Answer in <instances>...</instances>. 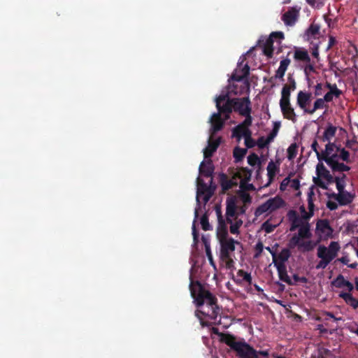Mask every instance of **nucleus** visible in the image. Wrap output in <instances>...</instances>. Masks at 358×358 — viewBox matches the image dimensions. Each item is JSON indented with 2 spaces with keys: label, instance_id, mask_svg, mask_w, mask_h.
<instances>
[{
  "label": "nucleus",
  "instance_id": "nucleus-25",
  "mask_svg": "<svg viewBox=\"0 0 358 358\" xmlns=\"http://www.w3.org/2000/svg\"><path fill=\"white\" fill-rule=\"evenodd\" d=\"M355 198V194L348 191L338 192V203L340 206H348L350 204Z\"/></svg>",
  "mask_w": 358,
  "mask_h": 358
},
{
  "label": "nucleus",
  "instance_id": "nucleus-42",
  "mask_svg": "<svg viewBox=\"0 0 358 358\" xmlns=\"http://www.w3.org/2000/svg\"><path fill=\"white\" fill-rule=\"evenodd\" d=\"M328 142L329 143L325 146V150L322 152V155L321 157H326L327 156L331 155L336 148V145L334 143H331L330 141Z\"/></svg>",
  "mask_w": 358,
  "mask_h": 358
},
{
  "label": "nucleus",
  "instance_id": "nucleus-61",
  "mask_svg": "<svg viewBox=\"0 0 358 358\" xmlns=\"http://www.w3.org/2000/svg\"><path fill=\"white\" fill-rule=\"evenodd\" d=\"M223 261H225L226 268L228 269H232L234 267V262L229 255V259H222Z\"/></svg>",
  "mask_w": 358,
  "mask_h": 358
},
{
  "label": "nucleus",
  "instance_id": "nucleus-20",
  "mask_svg": "<svg viewBox=\"0 0 358 358\" xmlns=\"http://www.w3.org/2000/svg\"><path fill=\"white\" fill-rule=\"evenodd\" d=\"M221 138L219 137L217 139L209 138L208 142V146L203 150L204 158H210L213 156V153L217 150L220 144Z\"/></svg>",
  "mask_w": 358,
  "mask_h": 358
},
{
  "label": "nucleus",
  "instance_id": "nucleus-3",
  "mask_svg": "<svg viewBox=\"0 0 358 358\" xmlns=\"http://www.w3.org/2000/svg\"><path fill=\"white\" fill-rule=\"evenodd\" d=\"M220 340L234 351L238 358H254L257 354V350L247 343L243 338L238 340L231 334H220Z\"/></svg>",
  "mask_w": 358,
  "mask_h": 358
},
{
  "label": "nucleus",
  "instance_id": "nucleus-6",
  "mask_svg": "<svg viewBox=\"0 0 358 358\" xmlns=\"http://www.w3.org/2000/svg\"><path fill=\"white\" fill-rule=\"evenodd\" d=\"M316 175L317 177H313V180L317 187L327 189L328 185L333 183L334 177L321 161L316 166Z\"/></svg>",
  "mask_w": 358,
  "mask_h": 358
},
{
  "label": "nucleus",
  "instance_id": "nucleus-9",
  "mask_svg": "<svg viewBox=\"0 0 358 358\" xmlns=\"http://www.w3.org/2000/svg\"><path fill=\"white\" fill-rule=\"evenodd\" d=\"M251 113L252 110H247L246 113H243L241 116L245 117V120L232 129L233 137L240 139L242 137L243 134L250 131L249 127L252 124V117Z\"/></svg>",
  "mask_w": 358,
  "mask_h": 358
},
{
  "label": "nucleus",
  "instance_id": "nucleus-50",
  "mask_svg": "<svg viewBox=\"0 0 358 358\" xmlns=\"http://www.w3.org/2000/svg\"><path fill=\"white\" fill-rule=\"evenodd\" d=\"M339 159H341L343 161L346 162L347 163L350 162L349 152L345 149L342 148L339 154Z\"/></svg>",
  "mask_w": 358,
  "mask_h": 358
},
{
  "label": "nucleus",
  "instance_id": "nucleus-58",
  "mask_svg": "<svg viewBox=\"0 0 358 358\" xmlns=\"http://www.w3.org/2000/svg\"><path fill=\"white\" fill-rule=\"evenodd\" d=\"M344 281H347V280H345L343 276L342 275H339L335 282H336V287H344Z\"/></svg>",
  "mask_w": 358,
  "mask_h": 358
},
{
  "label": "nucleus",
  "instance_id": "nucleus-46",
  "mask_svg": "<svg viewBox=\"0 0 358 358\" xmlns=\"http://www.w3.org/2000/svg\"><path fill=\"white\" fill-rule=\"evenodd\" d=\"M276 225L272 224L268 220H266L262 224V229L267 234H270L274 231Z\"/></svg>",
  "mask_w": 358,
  "mask_h": 358
},
{
  "label": "nucleus",
  "instance_id": "nucleus-60",
  "mask_svg": "<svg viewBox=\"0 0 358 358\" xmlns=\"http://www.w3.org/2000/svg\"><path fill=\"white\" fill-rule=\"evenodd\" d=\"M339 158V155L335 153V154H331V155H329L328 156H327L326 157H322L321 158V161L323 160L326 162V160L328 161V159H330L332 160V162H338V159Z\"/></svg>",
  "mask_w": 358,
  "mask_h": 358
},
{
  "label": "nucleus",
  "instance_id": "nucleus-16",
  "mask_svg": "<svg viewBox=\"0 0 358 358\" xmlns=\"http://www.w3.org/2000/svg\"><path fill=\"white\" fill-rule=\"evenodd\" d=\"M222 115L217 113H214L210 117V123H211V128H210V133L211 135L215 134L217 132L220 131L224 125L225 121L227 120H225L224 117L222 119L221 117Z\"/></svg>",
  "mask_w": 358,
  "mask_h": 358
},
{
  "label": "nucleus",
  "instance_id": "nucleus-23",
  "mask_svg": "<svg viewBox=\"0 0 358 358\" xmlns=\"http://www.w3.org/2000/svg\"><path fill=\"white\" fill-rule=\"evenodd\" d=\"M280 160H277L276 163H274L272 160L268 162V164L267 166V176L268 178V184L266 186H268L272 181L273 180L276 172L279 171V166H280Z\"/></svg>",
  "mask_w": 358,
  "mask_h": 358
},
{
  "label": "nucleus",
  "instance_id": "nucleus-53",
  "mask_svg": "<svg viewBox=\"0 0 358 358\" xmlns=\"http://www.w3.org/2000/svg\"><path fill=\"white\" fill-rule=\"evenodd\" d=\"M264 245L262 242L259 241L255 245V257H258L261 255L263 252Z\"/></svg>",
  "mask_w": 358,
  "mask_h": 358
},
{
  "label": "nucleus",
  "instance_id": "nucleus-59",
  "mask_svg": "<svg viewBox=\"0 0 358 358\" xmlns=\"http://www.w3.org/2000/svg\"><path fill=\"white\" fill-rule=\"evenodd\" d=\"M206 250V256L208 257V261L210 262V264L211 266H213L214 268H215V262L213 260L210 248H207V250Z\"/></svg>",
  "mask_w": 358,
  "mask_h": 358
},
{
  "label": "nucleus",
  "instance_id": "nucleus-55",
  "mask_svg": "<svg viewBox=\"0 0 358 358\" xmlns=\"http://www.w3.org/2000/svg\"><path fill=\"white\" fill-rule=\"evenodd\" d=\"M324 92V86L322 83H317L315 86L314 94L315 96H318L322 94Z\"/></svg>",
  "mask_w": 358,
  "mask_h": 358
},
{
  "label": "nucleus",
  "instance_id": "nucleus-14",
  "mask_svg": "<svg viewBox=\"0 0 358 358\" xmlns=\"http://www.w3.org/2000/svg\"><path fill=\"white\" fill-rule=\"evenodd\" d=\"M280 107L284 118L295 122L296 115L292 106L290 100H280Z\"/></svg>",
  "mask_w": 358,
  "mask_h": 358
},
{
  "label": "nucleus",
  "instance_id": "nucleus-39",
  "mask_svg": "<svg viewBox=\"0 0 358 358\" xmlns=\"http://www.w3.org/2000/svg\"><path fill=\"white\" fill-rule=\"evenodd\" d=\"M326 163L331 168L333 172H342L343 163L338 162H332V160L330 159H328V161L326 160Z\"/></svg>",
  "mask_w": 358,
  "mask_h": 358
},
{
  "label": "nucleus",
  "instance_id": "nucleus-28",
  "mask_svg": "<svg viewBox=\"0 0 358 358\" xmlns=\"http://www.w3.org/2000/svg\"><path fill=\"white\" fill-rule=\"evenodd\" d=\"M220 182L222 187V189L224 192L227 191L233 187L235 183L229 180L227 176L225 173H220Z\"/></svg>",
  "mask_w": 358,
  "mask_h": 358
},
{
  "label": "nucleus",
  "instance_id": "nucleus-35",
  "mask_svg": "<svg viewBox=\"0 0 358 358\" xmlns=\"http://www.w3.org/2000/svg\"><path fill=\"white\" fill-rule=\"evenodd\" d=\"M325 102H327V99L324 97L317 99L314 102L313 107L310 109V115H313L317 110L325 108L327 106Z\"/></svg>",
  "mask_w": 358,
  "mask_h": 358
},
{
  "label": "nucleus",
  "instance_id": "nucleus-30",
  "mask_svg": "<svg viewBox=\"0 0 358 358\" xmlns=\"http://www.w3.org/2000/svg\"><path fill=\"white\" fill-rule=\"evenodd\" d=\"M276 268L280 280L286 282L289 285L294 284L289 276L287 275L286 266H280V267H276Z\"/></svg>",
  "mask_w": 358,
  "mask_h": 358
},
{
  "label": "nucleus",
  "instance_id": "nucleus-37",
  "mask_svg": "<svg viewBox=\"0 0 358 358\" xmlns=\"http://www.w3.org/2000/svg\"><path fill=\"white\" fill-rule=\"evenodd\" d=\"M251 131H248L247 133L243 134L242 136L245 138V145L248 148H254L256 145L255 141L252 138Z\"/></svg>",
  "mask_w": 358,
  "mask_h": 358
},
{
  "label": "nucleus",
  "instance_id": "nucleus-47",
  "mask_svg": "<svg viewBox=\"0 0 358 358\" xmlns=\"http://www.w3.org/2000/svg\"><path fill=\"white\" fill-rule=\"evenodd\" d=\"M259 162V158L255 153H252L248 157V163L252 166H255Z\"/></svg>",
  "mask_w": 358,
  "mask_h": 358
},
{
  "label": "nucleus",
  "instance_id": "nucleus-41",
  "mask_svg": "<svg viewBox=\"0 0 358 358\" xmlns=\"http://www.w3.org/2000/svg\"><path fill=\"white\" fill-rule=\"evenodd\" d=\"M198 217H199V210H198V208H196L195 211H194V220L193 225H192V236H193V239H194V243H197L199 241V232H198L196 225H195L196 219H197Z\"/></svg>",
  "mask_w": 358,
  "mask_h": 358
},
{
  "label": "nucleus",
  "instance_id": "nucleus-64",
  "mask_svg": "<svg viewBox=\"0 0 358 358\" xmlns=\"http://www.w3.org/2000/svg\"><path fill=\"white\" fill-rule=\"evenodd\" d=\"M339 296L341 299H343L345 301V303H348L349 300L352 296V295L350 293L341 292L339 294Z\"/></svg>",
  "mask_w": 358,
  "mask_h": 358
},
{
  "label": "nucleus",
  "instance_id": "nucleus-31",
  "mask_svg": "<svg viewBox=\"0 0 358 358\" xmlns=\"http://www.w3.org/2000/svg\"><path fill=\"white\" fill-rule=\"evenodd\" d=\"M296 234L302 239L310 238L312 236L310 224L308 222H304V224L299 228V231Z\"/></svg>",
  "mask_w": 358,
  "mask_h": 358
},
{
  "label": "nucleus",
  "instance_id": "nucleus-26",
  "mask_svg": "<svg viewBox=\"0 0 358 358\" xmlns=\"http://www.w3.org/2000/svg\"><path fill=\"white\" fill-rule=\"evenodd\" d=\"M266 201L271 212L279 209L285 205V201L279 196L271 198L268 199Z\"/></svg>",
  "mask_w": 358,
  "mask_h": 358
},
{
  "label": "nucleus",
  "instance_id": "nucleus-62",
  "mask_svg": "<svg viewBox=\"0 0 358 358\" xmlns=\"http://www.w3.org/2000/svg\"><path fill=\"white\" fill-rule=\"evenodd\" d=\"M336 43V38L333 36H329V43L326 51L329 50Z\"/></svg>",
  "mask_w": 358,
  "mask_h": 358
},
{
  "label": "nucleus",
  "instance_id": "nucleus-43",
  "mask_svg": "<svg viewBox=\"0 0 358 358\" xmlns=\"http://www.w3.org/2000/svg\"><path fill=\"white\" fill-rule=\"evenodd\" d=\"M291 90L287 85H285L281 91L280 100H290Z\"/></svg>",
  "mask_w": 358,
  "mask_h": 358
},
{
  "label": "nucleus",
  "instance_id": "nucleus-1",
  "mask_svg": "<svg viewBox=\"0 0 358 358\" xmlns=\"http://www.w3.org/2000/svg\"><path fill=\"white\" fill-rule=\"evenodd\" d=\"M189 290L194 302L199 308L195 311V316L200 320L201 325L208 326V324L203 320L201 315L208 317L215 323L220 313L216 296L206 289L199 281H191Z\"/></svg>",
  "mask_w": 358,
  "mask_h": 358
},
{
  "label": "nucleus",
  "instance_id": "nucleus-54",
  "mask_svg": "<svg viewBox=\"0 0 358 358\" xmlns=\"http://www.w3.org/2000/svg\"><path fill=\"white\" fill-rule=\"evenodd\" d=\"M312 194L313 193L310 192L308 194V208L309 212L311 215L313 214V210H314V207H315L313 201V198H312Z\"/></svg>",
  "mask_w": 358,
  "mask_h": 358
},
{
  "label": "nucleus",
  "instance_id": "nucleus-48",
  "mask_svg": "<svg viewBox=\"0 0 358 358\" xmlns=\"http://www.w3.org/2000/svg\"><path fill=\"white\" fill-rule=\"evenodd\" d=\"M270 143L271 141H268L267 137L266 138H265L264 136H261L257 139L256 145L259 147V148L263 149L265 147H266Z\"/></svg>",
  "mask_w": 358,
  "mask_h": 358
},
{
  "label": "nucleus",
  "instance_id": "nucleus-44",
  "mask_svg": "<svg viewBox=\"0 0 358 358\" xmlns=\"http://www.w3.org/2000/svg\"><path fill=\"white\" fill-rule=\"evenodd\" d=\"M267 211H270L267 201L258 206L255 210V215L259 216Z\"/></svg>",
  "mask_w": 358,
  "mask_h": 358
},
{
  "label": "nucleus",
  "instance_id": "nucleus-49",
  "mask_svg": "<svg viewBox=\"0 0 358 358\" xmlns=\"http://www.w3.org/2000/svg\"><path fill=\"white\" fill-rule=\"evenodd\" d=\"M317 228L324 231L326 229H331L330 225L327 220H320L317 223Z\"/></svg>",
  "mask_w": 358,
  "mask_h": 358
},
{
  "label": "nucleus",
  "instance_id": "nucleus-52",
  "mask_svg": "<svg viewBox=\"0 0 358 358\" xmlns=\"http://www.w3.org/2000/svg\"><path fill=\"white\" fill-rule=\"evenodd\" d=\"M318 143L317 140H314L311 145L312 150L315 152L317 159L320 162L321 161V156L322 155V152H320L318 151Z\"/></svg>",
  "mask_w": 358,
  "mask_h": 358
},
{
  "label": "nucleus",
  "instance_id": "nucleus-32",
  "mask_svg": "<svg viewBox=\"0 0 358 358\" xmlns=\"http://www.w3.org/2000/svg\"><path fill=\"white\" fill-rule=\"evenodd\" d=\"M347 176L345 173H343L341 176H336L333 180V183L335 182L336 185V189L338 192L345 191V187L346 185V179Z\"/></svg>",
  "mask_w": 358,
  "mask_h": 358
},
{
  "label": "nucleus",
  "instance_id": "nucleus-4",
  "mask_svg": "<svg viewBox=\"0 0 358 358\" xmlns=\"http://www.w3.org/2000/svg\"><path fill=\"white\" fill-rule=\"evenodd\" d=\"M341 249L340 245L336 241H331L328 247L323 245L318 246L317 256L320 259L316 264V269H324L337 256Z\"/></svg>",
  "mask_w": 358,
  "mask_h": 358
},
{
  "label": "nucleus",
  "instance_id": "nucleus-45",
  "mask_svg": "<svg viewBox=\"0 0 358 358\" xmlns=\"http://www.w3.org/2000/svg\"><path fill=\"white\" fill-rule=\"evenodd\" d=\"M238 275L243 278V280L247 282L248 284H252V276L250 273L240 269L237 273Z\"/></svg>",
  "mask_w": 358,
  "mask_h": 358
},
{
  "label": "nucleus",
  "instance_id": "nucleus-5",
  "mask_svg": "<svg viewBox=\"0 0 358 358\" xmlns=\"http://www.w3.org/2000/svg\"><path fill=\"white\" fill-rule=\"evenodd\" d=\"M320 29V24L313 21L305 31L303 36L304 41H308L311 45L310 47L311 54L317 61L320 60L319 47L320 41L315 42V41L319 40L321 35Z\"/></svg>",
  "mask_w": 358,
  "mask_h": 358
},
{
  "label": "nucleus",
  "instance_id": "nucleus-24",
  "mask_svg": "<svg viewBox=\"0 0 358 358\" xmlns=\"http://www.w3.org/2000/svg\"><path fill=\"white\" fill-rule=\"evenodd\" d=\"M236 217V205L232 200L227 201L226 208V221L227 223H231V219Z\"/></svg>",
  "mask_w": 358,
  "mask_h": 358
},
{
  "label": "nucleus",
  "instance_id": "nucleus-19",
  "mask_svg": "<svg viewBox=\"0 0 358 358\" xmlns=\"http://www.w3.org/2000/svg\"><path fill=\"white\" fill-rule=\"evenodd\" d=\"M294 59L296 62H301L303 63H310L311 59L308 50L300 47H294Z\"/></svg>",
  "mask_w": 358,
  "mask_h": 358
},
{
  "label": "nucleus",
  "instance_id": "nucleus-29",
  "mask_svg": "<svg viewBox=\"0 0 358 358\" xmlns=\"http://www.w3.org/2000/svg\"><path fill=\"white\" fill-rule=\"evenodd\" d=\"M336 127L333 126L331 124H329L326 128L323 136L321 137V140L323 142L330 141V140L336 135Z\"/></svg>",
  "mask_w": 358,
  "mask_h": 358
},
{
  "label": "nucleus",
  "instance_id": "nucleus-56",
  "mask_svg": "<svg viewBox=\"0 0 358 358\" xmlns=\"http://www.w3.org/2000/svg\"><path fill=\"white\" fill-rule=\"evenodd\" d=\"M287 80L289 82V84H287V86L289 87L291 90L294 91L296 87V84L294 78L291 75H289Z\"/></svg>",
  "mask_w": 358,
  "mask_h": 358
},
{
  "label": "nucleus",
  "instance_id": "nucleus-33",
  "mask_svg": "<svg viewBox=\"0 0 358 358\" xmlns=\"http://www.w3.org/2000/svg\"><path fill=\"white\" fill-rule=\"evenodd\" d=\"M227 221H224L218 223V227L217 229V235L219 241L220 239L226 238L229 237L227 227L226 224Z\"/></svg>",
  "mask_w": 358,
  "mask_h": 358
},
{
  "label": "nucleus",
  "instance_id": "nucleus-21",
  "mask_svg": "<svg viewBox=\"0 0 358 358\" xmlns=\"http://www.w3.org/2000/svg\"><path fill=\"white\" fill-rule=\"evenodd\" d=\"M288 217L289 221L291 222V226L289 230L291 231H295L297 228H299L303 224H304V221L301 218L297 213L294 210H290L288 212Z\"/></svg>",
  "mask_w": 358,
  "mask_h": 358
},
{
  "label": "nucleus",
  "instance_id": "nucleus-38",
  "mask_svg": "<svg viewBox=\"0 0 358 358\" xmlns=\"http://www.w3.org/2000/svg\"><path fill=\"white\" fill-rule=\"evenodd\" d=\"M298 145L296 143H292L287 148V158L289 160L294 159L297 155Z\"/></svg>",
  "mask_w": 358,
  "mask_h": 358
},
{
  "label": "nucleus",
  "instance_id": "nucleus-13",
  "mask_svg": "<svg viewBox=\"0 0 358 358\" xmlns=\"http://www.w3.org/2000/svg\"><path fill=\"white\" fill-rule=\"evenodd\" d=\"M233 110L238 113L240 115L246 111L252 110L251 101L249 96L243 98H232Z\"/></svg>",
  "mask_w": 358,
  "mask_h": 358
},
{
  "label": "nucleus",
  "instance_id": "nucleus-18",
  "mask_svg": "<svg viewBox=\"0 0 358 358\" xmlns=\"http://www.w3.org/2000/svg\"><path fill=\"white\" fill-rule=\"evenodd\" d=\"M325 87L329 90V92L324 96L325 99H327V102H331L334 97L338 98L342 94V91L337 87L336 84H331L327 82Z\"/></svg>",
  "mask_w": 358,
  "mask_h": 358
},
{
  "label": "nucleus",
  "instance_id": "nucleus-57",
  "mask_svg": "<svg viewBox=\"0 0 358 358\" xmlns=\"http://www.w3.org/2000/svg\"><path fill=\"white\" fill-rule=\"evenodd\" d=\"M215 210L217 217L218 223L226 221L222 216L221 208L220 206H216Z\"/></svg>",
  "mask_w": 358,
  "mask_h": 358
},
{
  "label": "nucleus",
  "instance_id": "nucleus-7",
  "mask_svg": "<svg viewBox=\"0 0 358 358\" xmlns=\"http://www.w3.org/2000/svg\"><path fill=\"white\" fill-rule=\"evenodd\" d=\"M215 101L217 109V113L223 115L225 120H229L233 111L232 98L229 96V92H222L216 96Z\"/></svg>",
  "mask_w": 358,
  "mask_h": 358
},
{
  "label": "nucleus",
  "instance_id": "nucleus-34",
  "mask_svg": "<svg viewBox=\"0 0 358 358\" xmlns=\"http://www.w3.org/2000/svg\"><path fill=\"white\" fill-rule=\"evenodd\" d=\"M233 220L231 219V223L230 224L229 230L231 234H239V229L243 224V221L241 219H238L237 217L234 218L235 222H233Z\"/></svg>",
  "mask_w": 358,
  "mask_h": 358
},
{
  "label": "nucleus",
  "instance_id": "nucleus-8",
  "mask_svg": "<svg viewBox=\"0 0 358 358\" xmlns=\"http://www.w3.org/2000/svg\"><path fill=\"white\" fill-rule=\"evenodd\" d=\"M279 38L282 39L284 38V34L281 31H275L272 32L270 34V36L264 40H259V45L262 46L263 53L268 58H271L273 55V38Z\"/></svg>",
  "mask_w": 358,
  "mask_h": 358
},
{
  "label": "nucleus",
  "instance_id": "nucleus-51",
  "mask_svg": "<svg viewBox=\"0 0 358 358\" xmlns=\"http://www.w3.org/2000/svg\"><path fill=\"white\" fill-rule=\"evenodd\" d=\"M279 127H280V124L279 123H275V126H274L273 130L271 131V132L267 136V138L268 139V141H271V142L273 141V140L274 139V138L277 135Z\"/></svg>",
  "mask_w": 358,
  "mask_h": 358
},
{
  "label": "nucleus",
  "instance_id": "nucleus-40",
  "mask_svg": "<svg viewBox=\"0 0 358 358\" xmlns=\"http://www.w3.org/2000/svg\"><path fill=\"white\" fill-rule=\"evenodd\" d=\"M201 228L204 231H208L212 229V227L208 221V216L206 213L203 214L200 220Z\"/></svg>",
  "mask_w": 358,
  "mask_h": 358
},
{
  "label": "nucleus",
  "instance_id": "nucleus-27",
  "mask_svg": "<svg viewBox=\"0 0 358 358\" xmlns=\"http://www.w3.org/2000/svg\"><path fill=\"white\" fill-rule=\"evenodd\" d=\"M291 60L289 58H285L280 61V66L275 71V77L276 78L283 79L285 73L290 64Z\"/></svg>",
  "mask_w": 358,
  "mask_h": 358
},
{
  "label": "nucleus",
  "instance_id": "nucleus-36",
  "mask_svg": "<svg viewBox=\"0 0 358 358\" xmlns=\"http://www.w3.org/2000/svg\"><path fill=\"white\" fill-rule=\"evenodd\" d=\"M247 151L246 148L236 147L234 150V157L235 159V162H238L243 160L247 153Z\"/></svg>",
  "mask_w": 358,
  "mask_h": 358
},
{
  "label": "nucleus",
  "instance_id": "nucleus-12",
  "mask_svg": "<svg viewBox=\"0 0 358 358\" xmlns=\"http://www.w3.org/2000/svg\"><path fill=\"white\" fill-rule=\"evenodd\" d=\"M311 101L312 94L310 92L301 90L298 92L296 96V104L301 110H303L304 113L310 115V113L311 112V108L310 107Z\"/></svg>",
  "mask_w": 358,
  "mask_h": 358
},
{
  "label": "nucleus",
  "instance_id": "nucleus-11",
  "mask_svg": "<svg viewBox=\"0 0 358 358\" xmlns=\"http://www.w3.org/2000/svg\"><path fill=\"white\" fill-rule=\"evenodd\" d=\"M219 241L220 244L221 259H229L231 252L235 250V245L240 243L231 237L220 239Z\"/></svg>",
  "mask_w": 358,
  "mask_h": 358
},
{
  "label": "nucleus",
  "instance_id": "nucleus-15",
  "mask_svg": "<svg viewBox=\"0 0 358 358\" xmlns=\"http://www.w3.org/2000/svg\"><path fill=\"white\" fill-rule=\"evenodd\" d=\"M299 8L291 7L282 16V20L287 26H293L295 24L299 16Z\"/></svg>",
  "mask_w": 358,
  "mask_h": 358
},
{
  "label": "nucleus",
  "instance_id": "nucleus-10",
  "mask_svg": "<svg viewBox=\"0 0 358 358\" xmlns=\"http://www.w3.org/2000/svg\"><path fill=\"white\" fill-rule=\"evenodd\" d=\"M302 239L294 234L288 242V247L289 249H294L298 247V249L302 252H309L314 249L315 243L312 241H301Z\"/></svg>",
  "mask_w": 358,
  "mask_h": 358
},
{
  "label": "nucleus",
  "instance_id": "nucleus-2",
  "mask_svg": "<svg viewBox=\"0 0 358 358\" xmlns=\"http://www.w3.org/2000/svg\"><path fill=\"white\" fill-rule=\"evenodd\" d=\"M214 169V165L211 159L203 161L199 166V173L204 177L210 178V185L208 186L203 179L197 178L196 201L199 206L200 205L199 197L201 196H203V200L206 203L213 194L215 189V186H212Z\"/></svg>",
  "mask_w": 358,
  "mask_h": 358
},
{
  "label": "nucleus",
  "instance_id": "nucleus-22",
  "mask_svg": "<svg viewBox=\"0 0 358 358\" xmlns=\"http://www.w3.org/2000/svg\"><path fill=\"white\" fill-rule=\"evenodd\" d=\"M291 256V252L289 248H283L279 254L275 255V261L273 262L275 267L280 266H285V262L289 259Z\"/></svg>",
  "mask_w": 358,
  "mask_h": 358
},
{
  "label": "nucleus",
  "instance_id": "nucleus-63",
  "mask_svg": "<svg viewBox=\"0 0 358 358\" xmlns=\"http://www.w3.org/2000/svg\"><path fill=\"white\" fill-rule=\"evenodd\" d=\"M350 306H352L354 309H357L358 308V299L355 298L353 296L350 298L348 303Z\"/></svg>",
  "mask_w": 358,
  "mask_h": 358
},
{
  "label": "nucleus",
  "instance_id": "nucleus-17",
  "mask_svg": "<svg viewBox=\"0 0 358 358\" xmlns=\"http://www.w3.org/2000/svg\"><path fill=\"white\" fill-rule=\"evenodd\" d=\"M243 61L238 62V69L231 76V79L236 81H241L246 78L250 73V66L248 64L243 65Z\"/></svg>",
  "mask_w": 358,
  "mask_h": 358
}]
</instances>
